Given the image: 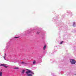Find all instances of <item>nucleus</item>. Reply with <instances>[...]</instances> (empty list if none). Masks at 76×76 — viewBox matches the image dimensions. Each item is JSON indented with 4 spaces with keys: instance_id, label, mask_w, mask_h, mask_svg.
Returning <instances> with one entry per match:
<instances>
[{
    "instance_id": "1",
    "label": "nucleus",
    "mask_w": 76,
    "mask_h": 76,
    "mask_svg": "<svg viewBox=\"0 0 76 76\" xmlns=\"http://www.w3.org/2000/svg\"><path fill=\"white\" fill-rule=\"evenodd\" d=\"M26 73L27 74V76H32V75H34V72L30 70H28L26 71Z\"/></svg>"
},
{
    "instance_id": "2",
    "label": "nucleus",
    "mask_w": 76,
    "mask_h": 76,
    "mask_svg": "<svg viewBox=\"0 0 76 76\" xmlns=\"http://www.w3.org/2000/svg\"><path fill=\"white\" fill-rule=\"evenodd\" d=\"M70 61L72 64H75L76 63V61L74 59H70Z\"/></svg>"
},
{
    "instance_id": "3",
    "label": "nucleus",
    "mask_w": 76,
    "mask_h": 76,
    "mask_svg": "<svg viewBox=\"0 0 76 76\" xmlns=\"http://www.w3.org/2000/svg\"><path fill=\"white\" fill-rule=\"evenodd\" d=\"M46 47H47V46L45 45L44 46V47L43 48V50H45V48H46Z\"/></svg>"
},
{
    "instance_id": "4",
    "label": "nucleus",
    "mask_w": 76,
    "mask_h": 76,
    "mask_svg": "<svg viewBox=\"0 0 76 76\" xmlns=\"http://www.w3.org/2000/svg\"><path fill=\"white\" fill-rule=\"evenodd\" d=\"M25 70H23L22 72V74H23L24 73V72H25Z\"/></svg>"
},
{
    "instance_id": "5",
    "label": "nucleus",
    "mask_w": 76,
    "mask_h": 76,
    "mask_svg": "<svg viewBox=\"0 0 76 76\" xmlns=\"http://www.w3.org/2000/svg\"><path fill=\"white\" fill-rule=\"evenodd\" d=\"M2 73L1 72H0V76H2Z\"/></svg>"
},
{
    "instance_id": "6",
    "label": "nucleus",
    "mask_w": 76,
    "mask_h": 76,
    "mask_svg": "<svg viewBox=\"0 0 76 76\" xmlns=\"http://www.w3.org/2000/svg\"><path fill=\"white\" fill-rule=\"evenodd\" d=\"M14 69H19V68L18 67H16Z\"/></svg>"
},
{
    "instance_id": "7",
    "label": "nucleus",
    "mask_w": 76,
    "mask_h": 76,
    "mask_svg": "<svg viewBox=\"0 0 76 76\" xmlns=\"http://www.w3.org/2000/svg\"><path fill=\"white\" fill-rule=\"evenodd\" d=\"M36 62L35 61H34L33 62V64H35Z\"/></svg>"
},
{
    "instance_id": "8",
    "label": "nucleus",
    "mask_w": 76,
    "mask_h": 76,
    "mask_svg": "<svg viewBox=\"0 0 76 76\" xmlns=\"http://www.w3.org/2000/svg\"><path fill=\"white\" fill-rule=\"evenodd\" d=\"M19 38V37H14V38Z\"/></svg>"
},
{
    "instance_id": "9",
    "label": "nucleus",
    "mask_w": 76,
    "mask_h": 76,
    "mask_svg": "<svg viewBox=\"0 0 76 76\" xmlns=\"http://www.w3.org/2000/svg\"><path fill=\"white\" fill-rule=\"evenodd\" d=\"M39 34V31H38V32H37V34Z\"/></svg>"
},
{
    "instance_id": "10",
    "label": "nucleus",
    "mask_w": 76,
    "mask_h": 76,
    "mask_svg": "<svg viewBox=\"0 0 76 76\" xmlns=\"http://www.w3.org/2000/svg\"><path fill=\"white\" fill-rule=\"evenodd\" d=\"M6 65L2 64L1 65V66H6Z\"/></svg>"
},
{
    "instance_id": "11",
    "label": "nucleus",
    "mask_w": 76,
    "mask_h": 76,
    "mask_svg": "<svg viewBox=\"0 0 76 76\" xmlns=\"http://www.w3.org/2000/svg\"><path fill=\"white\" fill-rule=\"evenodd\" d=\"M63 42V41H62V42H61L60 43V44H62Z\"/></svg>"
},
{
    "instance_id": "12",
    "label": "nucleus",
    "mask_w": 76,
    "mask_h": 76,
    "mask_svg": "<svg viewBox=\"0 0 76 76\" xmlns=\"http://www.w3.org/2000/svg\"><path fill=\"white\" fill-rule=\"evenodd\" d=\"M21 63H22V64H24V63H25V62H22Z\"/></svg>"
},
{
    "instance_id": "13",
    "label": "nucleus",
    "mask_w": 76,
    "mask_h": 76,
    "mask_svg": "<svg viewBox=\"0 0 76 76\" xmlns=\"http://www.w3.org/2000/svg\"><path fill=\"white\" fill-rule=\"evenodd\" d=\"M4 67H5L6 68H7V66H4Z\"/></svg>"
},
{
    "instance_id": "14",
    "label": "nucleus",
    "mask_w": 76,
    "mask_h": 76,
    "mask_svg": "<svg viewBox=\"0 0 76 76\" xmlns=\"http://www.w3.org/2000/svg\"><path fill=\"white\" fill-rule=\"evenodd\" d=\"M4 58L5 60H6V58H5V57L4 56Z\"/></svg>"
},
{
    "instance_id": "15",
    "label": "nucleus",
    "mask_w": 76,
    "mask_h": 76,
    "mask_svg": "<svg viewBox=\"0 0 76 76\" xmlns=\"http://www.w3.org/2000/svg\"><path fill=\"white\" fill-rule=\"evenodd\" d=\"M24 64H27V63H26L25 62H24Z\"/></svg>"
},
{
    "instance_id": "16",
    "label": "nucleus",
    "mask_w": 76,
    "mask_h": 76,
    "mask_svg": "<svg viewBox=\"0 0 76 76\" xmlns=\"http://www.w3.org/2000/svg\"><path fill=\"white\" fill-rule=\"evenodd\" d=\"M5 56H6V53L5 54Z\"/></svg>"
},
{
    "instance_id": "17",
    "label": "nucleus",
    "mask_w": 76,
    "mask_h": 76,
    "mask_svg": "<svg viewBox=\"0 0 76 76\" xmlns=\"http://www.w3.org/2000/svg\"><path fill=\"white\" fill-rule=\"evenodd\" d=\"M73 25H74V23L73 24Z\"/></svg>"
}]
</instances>
